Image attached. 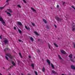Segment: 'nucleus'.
Masks as SVG:
<instances>
[{
  "instance_id": "f257e3e1",
  "label": "nucleus",
  "mask_w": 75,
  "mask_h": 75,
  "mask_svg": "<svg viewBox=\"0 0 75 75\" xmlns=\"http://www.w3.org/2000/svg\"><path fill=\"white\" fill-rule=\"evenodd\" d=\"M0 21H1L2 22L3 24L4 25V26H6V23H5V22L3 20V19L2 18V17H1V16L0 15Z\"/></svg>"
},
{
  "instance_id": "f03ea898",
  "label": "nucleus",
  "mask_w": 75,
  "mask_h": 75,
  "mask_svg": "<svg viewBox=\"0 0 75 75\" xmlns=\"http://www.w3.org/2000/svg\"><path fill=\"white\" fill-rule=\"evenodd\" d=\"M69 58H70V60H71V62H74V59H72V54H70L69 56Z\"/></svg>"
},
{
  "instance_id": "7ed1b4c3",
  "label": "nucleus",
  "mask_w": 75,
  "mask_h": 75,
  "mask_svg": "<svg viewBox=\"0 0 75 75\" xmlns=\"http://www.w3.org/2000/svg\"><path fill=\"white\" fill-rule=\"evenodd\" d=\"M6 56L8 57H9V58H11V59H12V58H13V57H12V56H11V55H10V54L6 53Z\"/></svg>"
},
{
  "instance_id": "20e7f679",
  "label": "nucleus",
  "mask_w": 75,
  "mask_h": 75,
  "mask_svg": "<svg viewBox=\"0 0 75 75\" xmlns=\"http://www.w3.org/2000/svg\"><path fill=\"white\" fill-rule=\"evenodd\" d=\"M5 12H6V13L7 14L8 16H9V17H11V14L9 12H7V11H6Z\"/></svg>"
},
{
  "instance_id": "39448f33",
  "label": "nucleus",
  "mask_w": 75,
  "mask_h": 75,
  "mask_svg": "<svg viewBox=\"0 0 75 75\" xmlns=\"http://www.w3.org/2000/svg\"><path fill=\"white\" fill-rule=\"evenodd\" d=\"M60 52H61V53L63 54H65L66 53L65 51H64V50H60Z\"/></svg>"
},
{
  "instance_id": "423d86ee",
  "label": "nucleus",
  "mask_w": 75,
  "mask_h": 75,
  "mask_svg": "<svg viewBox=\"0 0 75 75\" xmlns=\"http://www.w3.org/2000/svg\"><path fill=\"white\" fill-rule=\"evenodd\" d=\"M56 19L57 21H60V20H61V19L59 18L58 17H56Z\"/></svg>"
},
{
  "instance_id": "0eeeda50",
  "label": "nucleus",
  "mask_w": 75,
  "mask_h": 75,
  "mask_svg": "<svg viewBox=\"0 0 75 75\" xmlns=\"http://www.w3.org/2000/svg\"><path fill=\"white\" fill-rule=\"evenodd\" d=\"M7 11H8L9 12H10V13H13V11H12L11 9H7Z\"/></svg>"
},
{
  "instance_id": "6e6552de",
  "label": "nucleus",
  "mask_w": 75,
  "mask_h": 75,
  "mask_svg": "<svg viewBox=\"0 0 75 75\" xmlns=\"http://www.w3.org/2000/svg\"><path fill=\"white\" fill-rule=\"evenodd\" d=\"M17 23L18 24V25H20L21 26H22V24L21 23V22H17Z\"/></svg>"
},
{
  "instance_id": "1a4fd4ad",
  "label": "nucleus",
  "mask_w": 75,
  "mask_h": 75,
  "mask_svg": "<svg viewBox=\"0 0 75 75\" xmlns=\"http://www.w3.org/2000/svg\"><path fill=\"white\" fill-rule=\"evenodd\" d=\"M71 68L72 69H75V66L72 65L71 66Z\"/></svg>"
},
{
  "instance_id": "9d476101",
  "label": "nucleus",
  "mask_w": 75,
  "mask_h": 75,
  "mask_svg": "<svg viewBox=\"0 0 75 75\" xmlns=\"http://www.w3.org/2000/svg\"><path fill=\"white\" fill-rule=\"evenodd\" d=\"M47 62L48 63L49 65H50V60L48 59H47Z\"/></svg>"
},
{
  "instance_id": "9b49d317",
  "label": "nucleus",
  "mask_w": 75,
  "mask_h": 75,
  "mask_svg": "<svg viewBox=\"0 0 75 75\" xmlns=\"http://www.w3.org/2000/svg\"><path fill=\"white\" fill-rule=\"evenodd\" d=\"M31 10H32L33 11H34V12H36V10H35L34 8H31Z\"/></svg>"
},
{
  "instance_id": "f8f14e48",
  "label": "nucleus",
  "mask_w": 75,
  "mask_h": 75,
  "mask_svg": "<svg viewBox=\"0 0 75 75\" xmlns=\"http://www.w3.org/2000/svg\"><path fill=\"white\" fill-rule=\"evenodd\" d=\"M25 28L26 29L28 30H30V28L29 27H27L26 26H25Z\"/></svg>"
},
{
  "instance_id": "ddd939ff",
  "label": "nucleus",
  "mask_w": 75,
  "mask_h": 75,
  "mask_svg": "<svg viewBox=\"0 0 75 75\" xmlns=\"http://www.w3.org/2000/svg\"><path fill=\"white\" fill-rule=\"evenodd\" d=\"M45 68L44 67H43V68L42 69V72H45Z\"/></svg>"
},
{
  "instance_id": "4468645a",
  "label": "nucleus",
  "mask_w": 75,
  "mask_h": 75,
  "mask_svg": "<svg viewBox=\"0 0 75 75\" xmlns=\"http://www.w3.org/2000/svg\"><path fill=\"white\" fill-rule=\"evenodd\" d=\"M4 42L5 44H6L8 42V41L7 40H5L4 41Z\"/></svg>"
},
{
  "instance_id": "2eb2a0df",
  "label": "nucleus",
  "mask_w": 75,
  "mask_h": 75,
  "mask_svg": "<svg viewBox=\"0 0 75 75\" xmlns=\"http://www.w3.org/2000/svg\"><path fill=\"white\" fill-rule=\"evenodd\" d=\"M54 44L55 45L56 47H58V45H57V44H56V43H54Z\"/></svg>"
},
{
  "instance_id": "dca6fc26",
  "label": "nucleus",
  "mask_w": 75,
  "mask_h": 75,
  "mask_svg": "<svg viewBox=\"0 0 75 75\" xmlns=\"http://www.w3.org/2000/svg\"><path fill=\"white\" fill-rule=\"evenodd\" d=\"M43 21L45 23H47V21H46L44 19H43Z\"/></svg>"
},
{
  "instance_id": "f3484780",
  "label": "nucleus",
  "mask_w": 75,
  "mask_h": 75,
  "mask_svg": "<svg viewBox=\"0 0 75 75\" xmlns=\"http://www.w3.org/2000/svg\"><path fill=\"white\" fill-rule=\"evenodd\" d=\"M30 40L32 41H34V39H33V38L32 37H30Z\"/></svg>"
},
{
  "instance_id": "a211bd4d",
  "label": "nucleus",
  "mask_w": 75,
  "mask_h": 75,
  "mask_svg": "<svg viewBox=\"0 0 75 75\" xmlns=\"http://www.w3.org/2000/svg\"><path fill=\"white\" fill-rule=\"evenodd\" d=\"M18 31H19V33H20V34H21L22 32H21V30L18 29Z\"/></svg>"
},
{
  "instance_id": "6ab92c4d",
  "label": "nucleus",
  "mask_w": 75,
  "mask_h": 75,
  "mask_svg": "<svg viewBox=\"0 0 75 75\" xmlns=\"http://www.w3.org/2000/svg\"><path fill=\"white\" fill-rule=\"evenodd\" d=\"M34 33H35V34H36V35H38V33H37V32H34Z\"/></svg>"
},
{
  "instance_id": "aec40b11",
  "label": "nucleus",
  "mask_w": 75,
  "mask_h": 75,
  "mask_svg": "<svg viewBox=\"0 0 75 75\" xmlns=\"http://www.w3.org/2000/svg\"><path fill=\"white\" fill-rule=\"evenodd\" d=\"M12 63L14 66H15L16 65V64H15L14 62H12Z\"/></svg>"
},
{
  "instance_id": "412c9836",
  "label": "nucleus",
  "mask_w": 75,
  "mask_h": 75,
  "mask_svg": "<svg viewBox=\"0 0 75 75\" xmlns=\"http://www.w3.org/2000/svg\"><path fill=\"white\" fill-rule=\"evenodd\" d=\"M31 66H32V68H34V64H31Z\"/></svg>"
},
{
  "instance_id": "4be33fe9",
  "label": "nucleus",
  "mask_w": 75,
  "mask_h": 75,
  "mask_svg": "<svg viewBox=\"0 0 75 75\" xmlns=\"http://www.w3.org/2000/svg\"><path fill=\"white\" fill-rule=\"evenodd\" d=\"M58 57L59 59H62V58H61V57L60 55H58Z\"/></svg>"
},
{
  "instance_id": "5701e85b",
  "label": "nucleus",
  "mask_w": 75,
  "mask_h": 75,
  "mask_svg": "<svg viewBox=\"0 0 75 75\" xmlns=\"http://www.w3.org/2000/svg\"><path fill=\"white\" fill-rule=\"evenodd\" d=\"M19 55L20 56L21 58H23V57H22V56H21V53H19Z\"/></svg>"
},
{
  "instance_id": "b1692460",
  "label": "nucleus",
  "mask_w": 75,
  "mask_h": 75,
  "mask_svg": "<svg viewBox=\"0 0 75 75\" xmlns=\"http://www.w3.org/2000/svg\"><path fill=\"white\" fill-rule=\"evenodd\" d=\"M52 72L53 74H56V73H56V72H55V71H54V70L52 71Z\"/></svg>"
},
{
  "instance_id": "393cba45",
  "label": "nucleus",
  "mask_w": 75,
  "mask_h": 75,
  "mask_svg": "<svg viewBox=\"0 0 75 75\" xmlns=\"http://www.w3.org/2000/svg\"><path fill=\"white\" fill-rule=\"evenodd\" d=\"M4 7V6H3V7H0V10H2V9H3Z\"/></svg>"
},
{
  "instance_id": "a878e982",
  "label": "nucleus",
  "mask_w": 75,
  "mask_h": 75,
  "mask_svg": "<svg viewBox=\"0 0 75 75\" xmlns=\"http://www.w3.org/2000/svg\"><path fill=\"white\" fill-rule=\"evenodd\" d=\"M48 47L49 48V49H51V45H48Z\"/></svg>"
},
{
  "instance_id": "bb28decb",
  "label": "nucleus",
  "mask_w": 75,
  "mask_h": 75,
  "mask_svg": "<svg viewBox=\"0 0 75 75\" xmlns=\"http://www.w3.org/2000/svg\"><path fill=\"white\" fill-rule=\"evenodd\" d=\"M18 7H19V8H21V6L20 5H18Z\"/></svg>"
},
{
  "instance_id": "cd10ccee",
  "label": "nucleus",
  "mask_w": 75,
  "mask_h": 75,
  "mask_svg": "<svg viewBox=\"0 0 75 75\" xmlns=\"http://www.w3.org/2000/svg\"><path fill=\"white\" fill-rule=\"evenodd\" d=\"M6 50H9V49L8 48H6L4 50V51H6Z\"/></svg>"
},
{
  "instance_id": "c85d7f7f",
  "label": "nucleus",
  "mask_w": 75,
  "mask_h": 75,
  "mask_svg": "<svg viewBox=\"0 0 75 75\" xmlns=\"http://www.w3.org/2000/svg\"><path fill=\"white\" fill-rule=\"evenodd\" d=\"M51 65L52 66V68H54V65L52 64H51Z\"/></svg>"
},
{
  "instance_id": "c756f323",
  "label": "nucleus",
  "mask_w": 75,
  "mask_h": 75,
  "mask_svg": "<svg viewBox=\"0 0 75 75\" xmlns=\"http://www.w3.org/2000/svg\"><path fill=\"white\" fill-rule=\"evenodd\" d=\"M34 72L36 75H38V74H37V72H36V71H34Z\"/></svg>"
},
{
  "instance_id": "7c9ffc66",
  "label": "nucleus",
  "mask_w": 75,
  "mask_h": 75,
  "mask_svg": "<svg viewBox=\"0 0 75 75\" xmlns=\"http://www.w3.org/2000/svg\"><path fill=\"white\" fill-rule=\"evenodd\" d=\"M23 2L25 3H27V2L25 1V0H23Z\"/></svg>"
},
{
  "instance_id": "2f4dec72",
  "label": "nucleus",
  "mask_w": 75,
  "mask_h": 75,
  "mask_svg": "<svg viewBox=\"0 0 75 75\" xmlns=\"http://www.w3.org/2000/svg\"><path fill=\"white\" fill-rule=\"evenodd\" d=\"M31 24L32 25H33V26L35 25V24H34V23H32Z\"/></svg>"
},
{
  "instance_id": "473e14b6",
  "label": "nucleus",
  "mask_w": 75,
  "mask_h": 75,
  "mask_svg": "<svg viewBox=\"0 0 75 75\" xmlns=\"http://www.w3.org/2000/svg\"><path fill=\"white\" fill-rule=\"evenodd\" d=\"M5 57H6V59L7 60H8V57H7L6 56Z\"/></svg>"
},
{
  "instance_id": "72a5a7b5",
  "label": "nucleus",
  "mask_w": 75,
  "mask_h": 75,
  "mask_svg": "<svg viewBox=\"0 0 75 75\" xmlns=\"http://www.w3.org/2000/svg\"><path fill=\"white\" fill-rule=\"evenodd\" d=\"M10 0H7V1H6V3H8V1H9Z\"/></svg>"
},
{
  "instance_id": "f704fd0d",
  "label": "nucleus",
  "mask_w": 75,
  "mask_h": 75,
  "mask_svg": "<svg viewBox=\"0 0 75 75\" xmlns=\"http://www.w3.org/2000/svg\"><path fill=\"white\" fill-rule=\"evenodd\" d=\"M14 30H16V27H14Z\"/></svg>"
},
{
  "instance_id": "c9c22d12",
  "label": "nucleus",
  "mask_w": 75,
  "mask_h": 75,
  "mask_svg": "<svg viewBox=\"0 0 75 75\" xmlns=\"http://www.w3.org/2000/svg\"><path fill=\"white\" fill-rule=\"evenodd\" d=\"M72 8H74V10H75V7L72 6Z\"/></svg>"
},
{
  "instance_id": "e433bc0d",
  "label": "nucleus",
  "mask_w": 75,
  "mask_h": 75,
  "mask_svg": "<svg viewBox=\"0 0 75 75\" xmlns=\"http://www.w3.org/2000/svg\"><path fill=\"white\" fill-rule=\"evenodd\" d=\"M75 30V28H73L72 31H74V30Z\"/></svg>"
},
{
  "instance_id": "4c0bfd02",
  "label": "nucleus",
  "mask_w": 75,
  "mask_h": 75,
  "mask_svg": "<svg viewBox=\"0 0 75 75\" xmlns=\"http://www.w3.org/2000/svg\"><path fill=\"white\" fill-rule=\"evenodd\" d=\"M28 57H29V58H31V56H29Z\"/></svg>"
},
{
  "instance_id": "58836bf2",
  "label": "nucleus",
  "mask_w": 75,
  "mask_h": 75,
  "mask_svg": "<svg viewBox=\"0 0 75 75\" xmlns=\"http://www.w3.org/2000/svg\"><path fill=\"white\" fill-rule=\"evenodd\" d=\"M54 27L55 28H57V26L56 25H54Z\"/></svg>"
},
{
  "instance_id": "ea45409f",
  "label": "nucleus",
  "mask_w": 75,
  "mask_h": 75,
  "mask_svg": "<svg viewBox=\"0 0 75 75\" xmlns=\"http://www.w3.org/2000/svg\"><path fill=\"white\" fill-rule=\"evenodd\" d=\"M57 8H58V7H59V5H57Z\"/></svg>"
},
{
  "instance_id": "a19ab883",
  "label": "nucleus",
  "mask_w": 75,
  "mask_h": 75,
  "mask_svg": "<svg viewBox=\"0 0 75 75\" xmlns=\"http://www.w3.org/2000/svg\"><path fill=\"white\" fill-rule=\"evenodd\" d=\"M2 36H0V38L1 39V37H2Z\"/></svg>"
},
{
  "instance_id": "79ce46f5",
  "label": "nucleus",
  "mask_w": 75,
  "mask_h": 75,
  "mask_svg": "<svg viewBox=\"0 0 75 75\" xmlns=\"http://www.w3.org/2000/svg\"><path fill=\"white\" fill-rule=\"evenodd\" d=\"M18 41H19V42H21V40L20 39H19L18 40Z\"/></svg>"
},
{
  "instance_id": "37998d69",
  "label": "nucleus",
  "mask_w": 75,
  "mask_h": 75,
  "mask_svg": "<svg viewBox=\"0 0 75 75\" xmlns=\"http://www.w3.org/2000/svg\"><path fill=\"white\" fill-rule=\"evenodd\" d=\"M74 48H75V44L74 45Z\"/></svg>"
},
{
  "instance_id": "c03bdc74",
  "label": "nucleus",
  "mask_w": 75,
  "mask_h": 75,
  "mask_svg": "<svg viewBox=\"0 0 75 75\" xmlns=\"http://www.w3.org/2000/svg\"><path fill=\"white\" fill-rule=\"evenodd\" d=\"M38 41H40V39H38Z\"/></svg>"
},
{
  "instance_id": "a18cd8bd",
  "label": "nucleus",
  "mask_w": 75,
  "mask_h": 75,
  "mask_svg": "<svg viewBox=\"0 0 75 75\" xmlns=\"http://www.w3.org/2000/svg\"><path fill=\"white\" fill-rule=\"evenodd\" d=\"M64 3H65V2H63V4H64Z\"/></svg>"
},
{
  "instance_id": "49530a36",
  "label": "nucleus",
  "mask_w": 75,
  "mask_h": 75,
  "mask_svg": "<svg viewBox=\"0 0 75 75\" xmlns=\"http://www.w3.org/2000/svg\"><path fill=\"white\" fill-rule=\"evenodd\" d=\"M38 52H40V50H38Z\"/></svg>"
},
{
  "instance_id": "de8ad7c7",
  "label": "nucleus",
  "mask_w": 75,
  "mask_h": 75,
  "mask_svg": "<svg viewBox=\"0 0 75 75\" xmlns=\"http://www.w3.org/2000/svg\"><path fill=\"white\" fill-rule=\"evenodd\" d=\"M74 58L75 59V57H74Z\"/></svg>"
},
{
  "instance_id": "09e8293b",
  "label": "nucleus",
  "mask_w": 75,
  "mask_h": 75,
  "mask_svg": "<svg viewBox=\"0 0 75 75\" xmlns=\"http://www.w3.org/2000/svg\"><path fill=\"white\" fill-rule=\"evenodd\" d=\"M62 75H64V74H62Z\"/></svg>"
},
{
  "instance_id": "8fccbe9b",
  "label": "nucleus",
  "mask_w": 75,
  "mask_h": 75,
  "mask_svg": "<svg viewBox=\"0 0 75 75\" xmlns=\"http://www.w3.org/2000/svg\"><path fill=\"white\" fill-rule=\"evenodd\" d=\"M4 69V67H3Z\"/></svg>"
},
{
  "instance_id": "3c124183",
  "label": "nucleus",
  "mask_w": 75,
  "mask_h": 75,
  "mask_svg": "<svg viewBox=\"0 0 75 75\" xmlns=\"http://www.w3.org/2000/svg\"><path fill=\"white\" fill-rule=\"evenodd\" d=\"M13 67V66H12V67Z\"/></svg>"
},
{
  "instance_id": "603ef678",
  "label": "nucleus",
  "mask_w": 75,
  "mask_h": 75,
  "mask_svg": "<svg viewBox=\"0 0 75 75\" xmlns=\"http://www.w3.org/2000/svg\"><path fill=\"white\" fill-rule=\"evenodd\" d=\"M74 24V23H73Z\"/></svg>"
},
{
  "instance_id": "864d4df0",
  "label": "nucleus",
  "mask_w": 75,
  "mask_h": 75,
  "mask_svg": "<svg viewBox=\"0 0 75 75\" xmlns=\"http://www.w3.org/2000/svg\"><path fill=\"white\" fill-rule=\"evenodd\" d=\"M73 45H74V43H73Z\"/></svg>"
}]
</instances>
